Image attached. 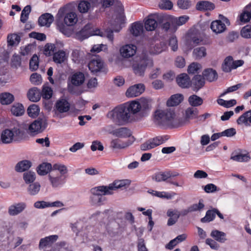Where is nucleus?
I'll list each match as a JSON object with an SVG mask.
<instances>
[{
  "instance_id": "f257e3e1",
  "label": "nucleus",
  "mask_w": 251,
  "mask_h": 251,
  "mask_svg": "<svg viewBox=\"0 0 251 251\" xmlns=\"http://www.w3.org/2000/svg\"><path fill=\"white\" fill-rule=\"evenodd\" d=\"M129 184L128 180H117L108 186L102 185L92 188L90 190L92 195L90 202L93 205H100L105 201L103 196L112 195L114 191Z\"/></svg>"
},
{
  "instance_id": "f03ea898",
  "label": "nucleus",
  "mask_w": 251,
  "mask_h": 251,
  "mask_svg": "<svg viewBox=\"0 0 251 251\" xmlns=\"http://www.w3.org/2000/svg\"><path fill=\"white\" fill-rule=\"evenodd\" d=\"M155 124L166 128L177 127L178 123L175 112L170 109H157L153 114Z\"/></svg>"
},
{
  "instance_id": "7ed1b4c3",
  "label": "nucleus",
  "mask_w": 251,
  "mask_h": 251,
  "mask_svg": "<svg viewBox=\"0 0 251 251\" xmlns=\"http://www.w3.org/2000/svg\"><path fill=\"white\" fill-rule=\"evenodd\" d=\"M65 8H60L56 16V24L58 30L66 34L67 28L66 25H74L77 22L76 14L74 12H65Z\"/></svg>"
},
{
  "instance_id": "20e7f679",
  "label": "nucleus",
  "mask_w": 251,
  "mask_h": 251,
  "mask_svg": "<svg viewBox=\"0 0 251 251\" xmlns=\"http://www.w3.org/2000/svg\"><path fill=\"white\" fill-rule=\"evenodd\" d=\"M128 112L133 118L134 121L139 120L137 115H142V116L146 115L147 111L151 108L149 100L145 98H141L138 100H133L128 103H125Z\"/></svg>"
},
{
  "instance_id": "39448f33",
  "label": "nucleus",
  "mask_w": 251,
  "mask_h": 251,
  "mask_svg": "<svg viewBox=\"0 0 251 251\" xmlns=\"http://www.w3.org/2000/svg\"><path fill=\"white\" fill-rule=\"evenodd\" d=\"M107 116L113 121V122L119 125L124 123L134 121V118L130 116L128 112L126 105L123 104L115 107L113 110L109 111Z\"/></svg>"
},
{
  "instance_id": "423d86ee",
  "label": "nucleus",
  "mask_w": 251,
  "mask_h": 251,
  "mask_svg": "<svg viewBox=\"0 0 251 251\" xmlns=\"http://www.w3.org/2000/svg\"><path fill=\"white\" fill-rule=\"evenodd\" d=\"M153 65V60L148 54L147 50H143L139 62H136L132 65L134 73L138 75H143L147 67H151Z\"/></svg>"
},
{
  "instance_id": "0eeeda50",
  "label": "nucleus",
  "mask_w": 251,
  "mask_h": 251,
  "mask_svg": "<svg viewBox=\"0 0 251 251\" xmlns=\"http://www.w3.org/2000/svg\"><path fill=\"white\" fill-rule=\"evenodd\" d=\"M24 134V131L18 127H14L12 129H6L1 133V141L3 144L18 141L23 138Z\"/></svg>"
},
{
  "instance_id": "6e6552de",
  "label": "nucleus",
  "mask_w": 251,
  "mask_h": 251,
  "mask_svg": "<svg viewBox=\"0 0 251 251\" xmlns=\"http://www.w3.org/2000/svg\"><path fill=\"white\" fill-rule=\"evenodd\" d=\"M68 82V91L72 94H76L75 87L83 84L85 80V76L83 73L77 72L72 75Z\"/></svg>"
},
{
  "instance_id": "1a4fd4ad",
  "label": "nucleus",
  "mask_w": 251,
  "mask_h": 251,
  "mask_svg": "<svg viewBox=\"0 0 251 251\" xmlns=\"http://www.w3.org/2000/svg\"><path fill=\"white\" fill-rule=\"evenodd\" d=\"M47 126L48 122L45 117L38 118L29 125L28 130L32 134H37L43 132Z\"/></svg>"
},
{
  "instance_id": "9d476101",
  "label": "nucleus",
  "mask_w": 251,
  "mask_h": 251,
  "mask_svg": "<svg viewBox=\"0 0 251 251\" xmlns=\"http://www.w3.org/2000/svg\"><path fill=\"white\" fill-rule=\"evenodd\" d=\"M168 139L167 136H158L150 139L140 145V150L142 151H149L163 144Z\"/></svg>"
},
{
  "instance_id": "9b49d317",
  "label": "nucleus",
  "mask_w": 251,
  "mask_h": 251,
  "mask_svg": "<svg viewBox=\"0 0 251 251\" xmlns=\"http://www.w3.org/2000/svg\"><path fill=\"white\" fill-rule=\"evenodd\" d=\"M93 35L103 36L102 33L99 29L95 30L92 28L91 24H87L80 31L76 33V38L80 41H83Z\"/></svg>"
},
{
  "instance_id": "f8f14e48",
  "label": "nucleus",
  "mask_w": 251,
  "mask_h": 251,
  "mask_svg": "<svg viewBox=\"0 0 251 251\" xmlns=\"http://www.w3.org/2000/svg\"><path fill=\"white\" fill-rule=\"evenodd\" d=\"M198 114L197 108L193 107L187 108L185 111V117L177 118L178 127L188 124L190 120L198 118Z\"/></svg>"
},
{
  "instance_id": "ddd939ff",
  "label": "nucleus",
  "mask_w": 251,
  "mask_h": 251,
  "mask_svg": "<svg viewBox=\"0 0 251 251\" xmlns=\"http://www.w3.org/2000/svg\"><path fill=\"white\" fill-rule=\"evenodd\" d=\"M48 176L50 183L53 188L61 187L66 182V177L59 175L57 172L50 171Z\"/></svg>"
},
{
  "instance_id": "4468645a",
  "label": "nucleus",
  "mask_w": 251,
  "mask_h": 251,
  "mask_svg": "<svg viewBox=\"0 0 251 251\" xmlns=\"http://www.w3.org/2000/svg\"><path fill=\"white\" fill-rule=\"evenodd\" d=\"M145 91L144 84L139 83L130 86L126 92V96L128 98H133L139 96Z\"/></svg>"
},
{
  "instance_id": "2eb2a0df",
  "label": "nucleus",
  "mask_w": 251,
  "mask_h": 251,
  "mask_svg": "<svg viewBox=\"0 0 251 251\" xmlns=\"http://www.w3.org/2000/svg\"><path fill=\"white\" fill-rule=\"evenodd\" d=\"M88 66L92 73H97L101 71L103 67V62L100 57L95 56L89 62Z\"/></svg>"
},
{
  "instance_id": "dca6fc26",
  "label": "nucleus",
  "mask_w": 251,
  "mask_h": 251,
  "mask_svg": "<svg viewBox=\"0 0 251 251\" xmlns=\"http://www.w3.org/2000/svg\"><path fill=\"white\" fill-rule=\"evenodd\" d=\"M120 53L124 58H130L134 56L137 51V47L133 44H127L120 49Z\"/></svg>"
},
{
  "instance_id": "f3484780",
  "label": "nucleus",
  "mask_w": 251,
  "mask_h": 251,
  "mask_svg": "<svg viewBox=\"0 0 251 251\" xmlns=\"http://www.w3.org/2000/svg\"><path fill=\"white\" fill-rule=\"evenodd\" d=\"M134 141L133 137L132 139H129L126 141H123L118 139L112 140L110 143V147L116 149H124L133 144Z\"/></svg>"
},
{
  "instance_id": "a211bd4d",
  "label": "nucleus",
  "mask_w": 251,
  "mask_h": 251,
  "mask_svg": "<svg viewBox=\"0 0 251 251\" xmlns=\"http://www.w3.org/2000/svg\"><path fill=\"white\" fill-rule=\"evenodd\" d=\"M55 113H63L68 112L70 108V104L67 100L62 99L58 100L55 105Z\"/></svg>"
},
{
  "instance_id": "6ab92c4d",
  "label": "nucleus",
  "mask_w": 251,
  "mask_h": 251,
  "mask_svg": "<svg viewBox=\"0 0 251 251\" xmlns=\"http://www.w3.org/2000/svg\"><path fill=\"white\" fill-rule=\"evenodd\" d=\"M239 21L242 23H247L251 19V2L242 10L238 16Z\"/></svg>"
},
{
  "instance_id": "aec40b11",
  "label": "nucleus",
  "mask_w": 251,
  "mask_h": 251,
  "mask_svg": "<svg viewBox=\"0 0 251 251\" xmlns=\"http://www.w3.org/2000/svg\"><path fill=\"white\" fill-rule=\"evenodd\" d=\"M205 84V79L203 75H195L190 81V85L194 91H198Z\"/></svg>"
},
{
  "instance_id": "412c9836",
  "label": "nucleus",
  "mask_w": 251,
  "mask_h": 251,
  "mask_svg": "<svg viewBox=\"0 0 251 251\" xmlns=\"http://www.w3.org/2000/svg\"><path fill=\"white\" fill-rule=\"evenodd\" d=\"M26 207L24 202H19L10 205L8 210V214L11 216H15L21 213Z\"/></svg>"
},
{
  "instance_id": "4be33fe9",
  "label": "nucleus",
  "mask_w": 251,
  "mask_h": 251,
  "mask_svg": "<svg viewBox=\"0 0 251 251\" xmlns=\"http://www.w3.org/2000/svg\"><path fill=\"white\" fill-rule=\"evenodd\" d=\"M167 48V44L165 42H160L150 47L149 53L151 55H157L165 51Z\"/></svg>"
},
{
  "instance_id": "5701e85b",
  "label": "nucleus",
  "mask_w": 251,
  "mask_h": 251,
  "mask_svg": "<svg viewBox=\"0 0 251 251\" xmlns=\"http://www.w3.org/2000/svg\"><path fill=\"white\" fill-rule=\"evenodd\" d=\"M54 20L53 16L50 13L42 14L38 19V23L40 26L49 27Z\"/></svg>"
},
{
  "instance_id": "b1692460",
  "label": "nucleus",
  "mask_w": 251,
  "mask_h": 251,
  "mask_svg": "<svg viewBox=\"0 0 251 251\" xmlns=\"http://www.w3.org/2000/svg\"><path fill=\"white\" fill-rule=\"evenodd\" d=\"M58 238L57 235H50L40 239L39 244L40 249L51 246Z\"/></svg>"
},
{
  "instance_id": "393cba45",
  "label": "nucleus",
  "mask_w": 251,
  "mask_h": 251,
  "mask_svg": "<svg viewBox=\"0 0 251 251\" xmlns=\"http://www.w3.org/2000/svg\"><path fill=\"white\" fill-rule=\"evenodd\" d=\"M155 15H149L145 22V28L147 31H153L157 26V23Z\"/></svg>"
},
{
  "instance_id": "a878e982",
  "label": "nucleus",
  "mask_w": 251,
  "mask_h": 251,
  "mask_svg": "<svg viewBox=\"0 0 251 251\" xmlns=\"http://www.w3.org/2000/svg\"><path fill=\"white\" fill-rule=\"evenodd\" d=\"M177 84L181 88H186L190 86V79L186 74H181L176 77Z\"/></svg>"
},
{
  "instance_id": "bb28decb",
  "label": "nucleus",
  "mask_w": 251,
  "mask_h": 251,
  "mask_svg": "<svg viewBox=\"0 0 251 251\" xmlns=\"http://www.w3.org/2000/svg\"><path fill=\"white\" fill-rule=\"evenodd\" d=\"M111 133L114 136L119 138H127L131 135L130 130L126 127H120L113 130Z\"/></svg>"
},
{
  "instance_id": "cd10ccee",
  "label": "nucleus",
  "mask_w": 251,
  "mask_h": 251,
  "mask_svg": "<svg viewBox=\"0 0 251 251\" xmlns=\"http://www.w3.org/2000/svg\"><path fill=\"white\" fill-rule=\"evenodd\" d=\"M201 41V40L196 35H188L186 39L185 45L188 49L191 50Z\"/></svg>"
},
{
  "instance_id": "c85d7f7f",
  "label": "nucleus",
  "mask_w": 251,
  "mask_h": 251,
  "mask_svg": "<svg viewBox=\"0 0 251 251\" xmlns=\"http://www.w3.org/2000/svg\"><path fill=\"white\" fill-rule=\"evenodd\" d=\"M95 0H81L78 5V10L81 13H86L88 12L93 5H92Z\"/></svg>"
},
{
  "instance_id": "c756f323",
  "label": "nucleus",
  "mask_w": 251,
  "mask_h": 251,
  "mask_svg": "<svg viewBox=\"0 0 251 251\" xmlns=\"http://www.w3.org/2000/svg\"><path fill=\"white\" fill-rule=\"evenodd\" d=\"M27 96L30 101L37 102L40 100L41 93L37 88L33 87L28 90Z\"/></svg>"
},
{
  "instance_id": "7c9ffc66",
  "label": "nucleus",
  "mask_w": 251,
  "mask_h": 251,
  "mask_svg": "<svg viewBox=\"0 0 251 251\" xmlns=\"http://www.w3.org/2000/svg\"><path fill=\"white\" fill-rule=\"evenodd\" d=\"M210 27L212 31L216 33L224 32L226 28L225 24L220 20H216L212 22Z\"/></svg>"
},
{
  "instance_id": "2f4dec72",
  "label": "nucleus",
  "mask_w": 251,
  "mask_h": 251,
  "mask_svg": "<svg viewBox=\"0 0 251 251\" xmlns=\"http://www.w3.org/2000/svg\"><path fill=\"white\" fill-rule=\"evenodd\" d=\"M144 31L143 25L140 22H135L131 25L130 31L134 36L141 35Z\"/></svg>"
},
{
  "instance_id": "473e14b6",
  "label": "nucleus",
  "mask_w": 251,
  "mask_h": 251,
  "mask_svg": "<svg viewBox=\"0 0 251 251\" xmlns=\"http://www.w3.org/2000/svg\"><path fill=\"white\" fill-rule=\"evenodd\" d=\"M183 100V96L180 94L172 95L167 101L168 106H175L178 105Z\"/></svg>"
},
{
  "instance_id": "72a5a7b5",
  "label": "nucleus",
  "mask_w": 251,
  "mask_h": 251,
  "mask_svg": "<svg viewBox=\"0 0 251 251\" xmlns=\"http://www.w3.org/2000/svg\"><path fill=\"white\" fill-rule=\"evenodd\" d=\"M202 75L204 78L210 82L216 80L218 78V74L216 71L212 69H205L202 73Z\"/></svg>"
},
{
  "instance_id": "f704fd0d",
  "label": "nucleus",
  "mask_w": 251,
  "mask_h": 251,
  "mask_svg": "<svg viewBox=\"0 0 251 251\" xmlns=\"http://www.w3.org/2000/svg\"><path fill=\"white\" fill-rule=\"evenodd\" d=\"M14 100V96L10 93L4 92L0 94V102L2 105L10 104Z\"/></svg>"
},
{
  "instance_id": "c9c22d12",
  "label": "nucleus",
  "mask_w": 251,
  "mask_h": 251,
  "mask_svg": "<svg viewBox=\"0 0 251 251\" xmlns=\"http://www.w3.org/2000/svg\"><path fill=\"white\" fill-rule=\"evenodd\" d=\"M31 166V162L27 160H24L18 162L15 166V170L17 172H23L27 170Z\"/></svg>"
},
{
  "instance_id": "e433bc0d",
  "label": "nucleus",
  "mask_w": 251,
  "mask_h": 251,
  "mask_svg": "<svg viewBox=\"0 0 251 251\" xmlns=\"http://www.w3.org/2000/svg\"><path fill=\"white\" fill-rule=\"evenodd\" d=\"M52 169V166L49 163H43L40 164L37 169L38 174L40 176H45L49 173Z\"/></svg>"
},
{
  "instance_id": "4c0bfd02",
  "label": "nucleus",
  "mask_w": 251,
  "mask_h": 251,
  "mask_svg": "<svg viewBox=\"0 0 251 251\" xmlns=\"http://www.w3.org/2000/svg\"><path fill=\"white\" fill-rule=\"evenodd\" d=\"M84 56V52L76 49L73 50L71 54L72 60L76 64L80 63L81 61H83Z\"/></svg>"
},
{
  "instance_id": "58836bf2",
  "label": "nucleus",
  "mask_w": 251,
  "mask_h": 251,
  "mask_svg": "<svg viewBox=\"0 0 251 251\" xmlns=\"http://www.w3.org/2000/svg\"><path fill=\"white\" fill-rule=\"evenodd\" d=\"M214 4L208 1H201L198 2L196 8L199 10H211L214 9Z\"/></svg>"
},
{
  "instance_id": "ea45409f",
  "label": "nucleus",
  "mask_w": 251,
  "mask_h": 251,
  "mask_svg": "<svg viewBox=\"0 0 251 251\" xmlns=\"http://www.w3.org/2000/svg\"><path fill=\"white\" fill-rule=\"evenodd\" d=\"M233 59L232 56L226 57L222 65V69L225 72H230L233 69Z\"/></svg>"
},
{
  "instance_id": "a19ab883",
  "label": "nucleus",
  "mask_w": 251,
  "mask_h": 251,
  "mask_svg": "<svg viewBox=\"0 0 251 251\" xmlns=\"http://www.w3.org/2000/svg\"><path fill=\"white\" fill-rule=\"evenodd\" d=\"M156 182L166 181L170 178L169 171L161 172L156 173L152 177Z\"/></svg>"
},
{
  "instance_id": "79ce46f5",
  "label": "nucleus",
  "mask_w": 251,
  "mask_h": 251,
  "mask_svg": "<svg viewBox=\"0 0 251 251\" xmlns=\"http://www.w3.org/2000/svg\"><path fill=\"white\" fill-rule=\"evenodd\" d=\"M51 171L59 172V175L64 176V175L67 174L68 170L66 166L61 163H55L52 166Z\"/></svg>"
},
{
  "instance_id": "37998d69",
  "label": "nucleus",
  "mask_w": 251,
  "mask_h": 251,
  "mask_svg": "<svg viewBox=\"0 0 251 251\" xmlns=\"http://www.w3.org/2000/svg\"><path fill=\"white\" fill-rule=\"evenodd\" d=\"M188 102L192 106L197 107L203 103V100L196 95H192L189 97Z\"/></svg>"
},
{
  "instance_id": "c03bdc74",
  "label": "nucleus",
  "mask_w": 251,
  "mask_h": 251,
  "mask_svg": "<svg viewBox=\"0 0 251 251\" xmlns=\"http://www.w3.org/2000/svg\"><path fill=\"white\" fill-rule=\"evenodd\" d=\"M7 39L8 45L11 46L18 45L21 41L20 36L16 33L9 34Z\"/></svg>"
},
{
  "instance_id": "a18cd8bd",
  "label": "nucleus",
  "mask_w": 251,
  "mask_h": 251,
  "mask_svg": "<svg viewBox=\"0 0 251 251\" xmlns=\"http://www.w3.org/2000/svg\"><path fill=\"white\" fill-rule=\"evenodd\" d=\"M210 235L215 240L221 243H224L226 240V234L217 230H213Z\"/></svg>"
},
{
  "instance_id": "49530a36",
  "label": "nucleus",
  "mask_w": 251,
  "mask_h": 251,
  "mask_svg": "<svg viewBox=\"0 0 251 251\" xmlns=\"http://www.w3.org/2000/svg\"><path fill=\"white\" fill-rule=\"evenodd\" d=\"M193 56L196 59H199L206 55V49L204 47H198L195 49L193 52Z\"/></svg>"
},
{
  "instance_id": "de8ad7c7",
  "label": "nucleus",
  "mask_w": 251,
  "mask_h": 251,
  "mask_svg": "<svg viewBox=\"0 0 251 251\" xmlns=\"http://www.w3.org/2000/svg\"><path fill=\"white\" fill-rule=\"evenodd\" d=\"M230 159L237 162H247L250 159V157L248 154H234L232 153Z\"/></svg>"
},
{
  "instance_id": "09e8293b",
  "label": "nucleus",
  "mask_w": 251,
  "mask_h": 251,
  "mask_svg": "<svg viewBox=\"0 0 251 251\" xmlns=\"http://www.w3.org/2000/svg\"><path fill=\"white\" fill-rule=\"evenodd\" d=\"M11 111L14 115L19 116L24 113L25 109L22 104L17 103L12 106Z\"/></svg>"
},
{
  "instance_id": "8fccbe9b",
  "label": "nucleus",
  "mask_w": 251,
  "mask_h": 251,
  "mask_svg": "<svg viewBox=\"0 0 251 251\" xmlns=\"http://www.w3.org/2000/svg\"><path fill=\"white\" fill-rule=\"evenodd\" d=\"M41 185L39 182L32 183L29 184L27 191L30 195H37L40 190Z\"/></svg>"
},
{
  "instance_id": "3c124183",
  "label": "nucleus",
  "mask_w": 251,
  "mask_h": 251,
  "mask_svg": "<svg viewBox=\"0 0 251 251\" xmlns=\"http://www.w3.org/2000/svg\"><path fill=\"white\" fill-rule=\"evenodd\" d=\"M53 61L56 63H61L63 62L66 59V53L63 50H59L54 53L53 57Z\"/></svg>"
},
{
  "instance_id": "603ef678",
  "label": "nucleus",
  "mask_w": 251,
  "mask_h": 251,
  "mask_svg": "<svg viewBox=\"0 0 251 251\" xmlns=\"http://www.w3.org/2000/svg\"><path fill=\"white\" fill-rule=\"evenodd\" d=\"M215 209L208 210L204 217L201 219V221L202 223L210 222L213 221L215 217Z\"/></svg>"
},
{
  "instance_id": "864d4df0",
  "label": "nucleus",
  "mask_w": 251,
  "mask_h": 251,
  "mask_svg": "<svg viewBox=\"0 0 251 251\" xmlns=\"http://www.w3.org/2000/svg\"><path fill=\"white\" fill-rule=\"evenodd\" d=\"M39 108L38 105L33 104L27 108V112L29 116L31 117H37L39 113Z\"/></svg>"
},
{
  "instance_id": "5fc2aeb1",
  "label": "nucleus",
  "mask_w": 251,
  "mask_h": 251,
  "mask_svg": "<svg viewBox=\"0 0 251 251\" xmlns=\"http://www.w3.org/2000/svg\"><path fill=\"white\" fill-rule=\"evenodd\" d=\"M31 6L26 5L22 11L20 20L23 23H25L28 18V15L31 12Z\"/></svg>"
},
{
  "instance_id": "6e6d98bb",
  "label": "nucleus",
  "mask_w": 251,
  "mask_h": 251,
  "mask_svg": "<svg viewBox=\"0 0 251 251\" xmlns=\"http://www.w3.org/2000/svg\"><path fill=\"white\" fill-rule=\"evenodd\" d=\"M24 179L26 183H32L36 178L35 173L28 172L24 174Z\"/></svg>"
},
{
  "instance_id": "4d7b16f0",
  "label": "nucleus",
  "mask_w": 251,
  "mask_h": 251,
  "mask_svg": "<svg viewBox=\"0 0 251 251\" xmlns=\"http://www.w3.org/2000/svg\"><path fill=\"white\" fill-rule=\"evenodd\" d=\"M39 67L38 57L37 55H33L29 62V68L31 71L36 70Z\"/></svg>"
},
{
  "instance_id": "13d9d810",
  "label": "nucleus",
  "mask_w": 251,
  "mask_h": 251,
  "mask_svg": "<svg viewBox=\"0 0 251 251\" xmlns=\"http://www.w3.org/2000/svg\"><path fill=\"white\" fill-rule=\"evenodd\" d=\"M31 82L35 85L41 84L42 82L41 75L37 73L32 74L30 77Z\"/></svg>"
},
{
  "instance_id": "bf43d9fd",
  "label": "nucleus",
  "mask_w": 251,
  "mask_h": 251,
  "mask_svg": "<svg viewBox=\"0 0 251 251\" xmlns=\"http://www.w3.org/2000/svg\"><path fill=\"white\" fill-rule=\"evenodd\" d=\"M248 114L247 112L241 115L237 120L236 122L238 125L244 124L246 126H250V125L248 122Z\"/></svg>"
},
{
  "instance_id": "052dcab7",
  "label": "nucleus",
  "mask_w": 251,
  "mask_h": 251,
  "mask_svg": "<svg viewBox=\"0 0 251 251\" xmlns=\"http://www.w3.org/2000/svg\"><path fill=\"white\" fill-rule=\"evenodd\" d=\"M173 6V3L170 0H160L159 3V7L162 9L170 10Z\"/></svg>"
},
{
  "instance_id": "680f3d73",
  "label": "nucleus",
  "mask_w": 251,
  "mask_h": 251,
  "mask_svg": "<svg viewBox=\"0 0 251 251\" xmlns=\"http://www.w3.org/2000/svg\"><path fill=\"white\" fill-rule=\"evenodd\" d=\"M189 17L187 15H183L178 18H175L173 20V22L178 26L182 25L185 24L189 20Z\"/></svg>"
},
{
  "instance_id": "e2e57ef3",
  "label": "nucleus",
  "mask_w": 251,
  "mask_h": 251,
  "mask_svg": "<svg viewBox=\"0 0 251 251\" xmlns=\"http://www.w3.org/2000/svg\"><path fill=\"white\" fill-rule=\"evenodd\" d=\"M42 97L44 99L49 100L51 98L52 90L49 86H44L42 90Z\"/></svg>"
},
{
  "instance_id": "0e129e2a",
  "label": "nucleus",
  "mask_w": 251,
  "mask_h": 251,
  "mask_svg": "<svg viewBox=\"0 0 251 251\" xmlns=\"http://www.w3.org/2000/svg\"><path fill=\"white\" fill-rule=\"evenodd\" d=\"M241 35L245 38H251V25L244 26L241 31Z\"/></svg>"
},
{
  "instance_id": "69168bd1",
  "label": "nucleus",
  "mask_w": 251,
  "mask_h": 251,
  "mask_svg": "<svg viewBox=\"0 0 251 251\" xmlns=\"http://www.w3.org/2000/svg\"><path fill=\"white\" fill-rule=\"evenodd\" d=\"M201 68V65L198 63H191L188 68V73L189 74H195L197 73L198 71Z\"/></svg>"
},
{
  "instance_id": "338daca9",
  "label": "nucleus",
  "mask_w": 251,
  "mask_h": 251,
  "mask_svg": "<svg viewBox=\"0 0 251 251\" xmlns=\"http://www.w3.org/2000/svg\"><path fill=\"white\" fill-rule=\"evenodd\" d=\"M21 65V58L18 55L14 54L11 59V66L17 68Z\"/></svg>"
},
{
  "instance_id": "774afa93",
  "label": "nucleus",
  "mask_w": 251,
  "mask_h": 251,
  "mask_svg": "<svg viewBox=\"0 0 251 251\" xmlns=\"http://www.w3.org/2000/svg\"><path fill=\"white\" fill-rule=\"evenodd\" d=\"M191 5L190 0H178L177 5L179 8L182 9H187L189 8Z\"/></svg>"
}]
</instances>
